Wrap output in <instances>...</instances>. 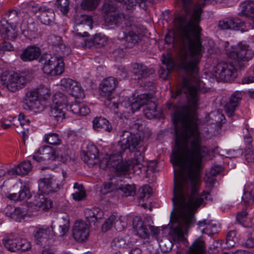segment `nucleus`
<instances>
[{
	"label": "nucleus",
	"mask_w": 254,
	"mask_h": 254,
	"mask_svg": "<svg viewBox=\"0 0 254 254\" xmlns=\"http://www.w3.org/2000/svg\"><path fill=\"white\" fill-rule=\"evenodd\" d=\"M181 1L186 15L182 14L174 20L176 30L173 39L167 34L165 41L168 43L179 42L182 46L180 67L191 74L192 77L184 78L181 87L172 94L173 98H176L184 93L188 100L187 106L178 109L172 116L175 138H202L198 127L200 122L196 114L200 102L198 90L201 87L196 73L204 51L200 41L201 28L199 26L202 9L196 6L191 13V0Z\"/></svg>",
	"instance_id": "1"
},
{
	"label": "nucleus",
	"mask_w": 254,
	"mask_h": 254,
	"mask_svg": "<svg viewBox=\"0 0 254 254\" xmlns=\"http://www.w3.org/2000/svg\"><path fill=\"white\" fill-rule=\"evenodd\" d=\"M104 19L108 26L121 27L117 38L127 44L128 46H132L141 40V35L133 30V20L131 16L120 12L107 15Z\"/></svg>",
	"instance_id": "2"
},
{
	"label": "nucleus",
	"mask_w": 254,
	"mask_h": 254,
	"mask_svg": "<svg viewBox=\"0 0 254 254\" xmlns=\"http://www.w3.org/2000/svg\"><path fill=\"white\" fill-rule=\"evenodd\" d=\"M32 78V74L27 72L11 73L7 71L3 72L0 76L2 84L12 92L24 88Z\"/></svg>",
	"instance_id": "3"
},
{
	"label": "nucleus",
	"mask_w": 254,
	"mask_h": 254,
	"mask_svg": "<svg viewBox=\"0 0 254 254\" xmlns=\"http://www.w3.org/2000/svg\"><path fill=\"white\" fill-rule=\"evenodd\" d=\"M144 154L139 151H135L134 157L131 160L123 161L114 167L115 173L119 176H124L128 174L132 166L134 173L139 174L144 167Z\"/></svg>",
	"instance_id": "4"
},
{
	"label": "nucleus",
	"mask_w": 254,
	"mask_h": 254,
	"mask_svg": "<svg viewBox=\"0 0 254 254\" xmlns=\"http://www.w3.org/2000/svg\"><path fill=\"white\" fill-rule=\"evenodd\" d=\"M43 64V71L48 75L57 76L62 74L64 71V63L62 56H57L45 54L40 58Z\"/></svg>",
	"instance_id": "5"
},
{
	"label": "nucleus",
	"mask_w": 254,
	"mask_h": 254,
	"mask_svg": "<svg viewBox=\"0 0 254 254\" xmlns=\"http://www.w3.org/2000/svg\"><path fill=\"white\" fill-rule=\"evenodd\" d=\"M212 74L217 79L229 81L236 77V68L230 63L220 62L215 65Z\"/></svg>",
	"instance_id": "6"
},
{
	"label": "nucleus",
	"mask_w": 254,
	"mask_h": 254,
	"mask_svg": "<svg viewBox=\"0 0 254 254\" xmlns=\"http://www.w3.org/2000/svg\"><path fill=\"white\" fill-rule=\"evenodd\" d=\"M229 58L233 61L236 66H242L241 61H249L254 56V53L249 45L239 43L234 50L227 52Z\"/></svg>",
	"instance_id": "7"
},
{
	"label": "nucleus",
	"mask_w": 254,
	"mask_h": 254,
	"mask_svg": "<svg viewBox=\"0 0 254 254\" xmlns=\"http://www.w3.org/2000/svg\"><path fill=\"white\" fill-rule=\"evenodd\" d=\"M64 181L63 176L42 178L39 181V189L44 193L56 191L63 186Z\"/></svg>",
	"instance_id": "8"
},
{
	"label": "nucleus",
	"mask_w": 254,
	"mask_h": 254,
	"mask_svg": "<svg viewBox=\"0 0 254 254\" xmlns=\"http://www.w3.org/2000/svg\"><path fill=\"white\" fill-rule=\"evenodd\" d=\"M121 136L120 148L124 151L127 149L130 151H134L139 147L141 142L140 135L131 133L126 130L122 131Z\"/></svg>",
	"instance_id": "9"
},
{
	"label": "nucleus",
	"mask_w": 254,
	"mask_h": 254,
	"mask_svg": "<svg viewBox=\"0 0 254 254\" xmlns=\"http://www.w3.org/2000/svg\"><path fill=\"white\" fill-rule=\"evenodd\" d=\"M74 31L77 36L86 37L88 33L85 31L92 27L93 20L91 16L81 14L77 15L74 17Z\"/></svg>",
	"instance_id": "10"
},
{
	"label": "nucleus",
	"mask_w": 254,
	"mask_h": 254,
	"mask_svg": "<svg viewBox=\"0 0 254 254\" xmlns=\"http://www.w3.org/2000/svg\"><path fill=\"white\" fill-rule=\"evenodd\" d=\"M60 85L63 90L76 98H81L83 95L80 84L75 80L63 78L61 80Z\"/></svg>",
	"instance_id": "11"
},
{
	"label": "nucleus",
	"mask_w": 254,
	"mask_h": 254,
	"mask_svg": "<svg viewBox=\"0 0 254 254\" xmlns=\"http://www.w3.org/2000/svg\"><path fill=\"white\" fill-rule=\"evenodd\" d=\"M38 98V93L36 90L28 91L24 98V108L29 110H42L43 107L39 101Z\"/></svg>",
	"instance_id": "12"
},
{
	"label": "nucleus",
	"mask_w": 254,
	"mask_h": 254,
	"mask_svg": "<svg viewBox=\"0 0 254 254\" xmlns=\"http://www.w3.org/2000/svg\"><path fill=\"white\" fill-rule=\"evenodd\" d=\"M59 152L49 146L40 148L33 156V159L38 162L55 160L59 156Z\"/></svg>",
	"instance_id": "13"
},
{
	"label": "nucleus",
	"mask_w": 254,
	"mask_h": 254,
	"mask_svg": "<svg viewBox=\"0 0 254 254\" xmlns=\"http://www.w3.org/2000/svg\"><path fill=\"white\" fill-rule=\"evenodd\" d=\"M118 84L116 78L109 77L103 80L100 85V95L103 97L111 96Z\"/></svg>",
	"instance_id": "14"
},
{
	"label": "nucleus",
	"mask_w": 254,
	"mask_h": 254,
	"mask_svg": "<svg viewBox=\"0 0 254 254\" xmlns=\"http://www.w3.org/2000/svg\"><path fill=\"white\" fill-rule=\"evenodd\" d=\"M74 238H88L89 236V225L82 220L76 221L72 228Z\"/></svg>",
	"instance_id": "15"
},
{
	"label": "nucleus",
	"mask_w": 254,
	"mask_h": 254,
	"mask_svg": "<svg viewBox=\"0 0 254 254\" xmlns=\"http://www.w3.org/2000/svg\"><path fill=\"white\" fill-rule=\"evenodd\" d=\"M84 43L80 42V45L84 48H90L93 46L99 48L105 46L107 44L108 39L106 37L101 34H95L92 40H83L79 38Z\"/></svg>",
	"instance_id": "16"
},
{
	"label": "nucleus",
	"mask_w": 254,
	"mask_h": 254,
	"mask_svg": "<svg viewBox=\"0 0 254 254\" xmlns=\"http://www.w3.org/2000/svg\"><path fill=\"white\" fill-rule=\"evenodd\" d=\"M41 54L40 49L35 46L27 47L21 54L20 59L24 62L37 60Z\"/></svg>",
	"instance_id": "17"
},
{
	"label": "nucleus",
	"mask_w": 254,
	"mask_h": 254,
	"mask_svg": "<svg viewBox=\"0 0 254 254\" xmlns=\"http://www.w3.org/2000/svg\"><path fill=\"white\" fill-rule=\"evenodd\" d=\"M242 97V94L240 91H236L231 95L229 101L225 106V112L229 117L233 115Z\"/></svg>",
	"instance_id": "18"
},
{
	"label": "nucleus",
	"mask_w": 254,
	"mask_h": 254,
	"mask_svg": "<svg viewBox=\"0 0 254 254\" xmlns=\"http://www.w3.org/2000/svg\"><path fill=\"white\" fill-rule=\"evenodd\" d=\"M132 226L137 236L142 238H146L149 236V232L140 217L136 216L133 218Z\"/></svg>",
	"instance_id": "19"
},
{
	"label": "nucleus",
	"mask_w": 254,
	"mask_h": 254,
	"mask_svg": "<svg viewBox=\"0 0 254 254\" xmlns=\"http://www.w3.org/2000/svg\"><path fill=\"white\" fill-rule=\"evenodd\" d=\"M82 159L89 167H93L97 164L99 160L96 147L95 146L89 147L87 151L83 152Z\"/></svg>",
	"instance_id": "20"
},
{
	"label": "nucleus",
	"mask_w": 254,
	"mask_h": 254,
	"mask_svg": "<svg viewBox=\"0 0 254 254\" xmlns=\"http://www.w3.org/2000/svg\"><path fill=\"white\" fill-rule=\"evenodd\" d=\"M153 97L151 94H143L137 96L135 98H132L130 100V108L133 113L138 111L140 107L148 102L149 99H153Z\"/></svg>",
	"instance_id": "21"
},
{
	"label": "nucleus",
	"mask_w": 254,
	"mask_h": 254,
	"mask_svg": "<svg viewBox=\"0 0 254 254\" xmlns=\"http://www.w3.org/2000/svg\"><path fill=\"white\" fill-rule=\"evenodd\" d=\"M244 25L243 21L238 18H226L219 22L218 26L221 29H235Z\"/></svg>",
	"instance_id": "22"
},
{
	"label": "nucleus",
	"mask_w": 254,
	"mask_h": 254,
	"mask_svg": "<svg viewBox=\"0 0 254 254\" xmlns=\"http://www.w3.org/2000/svg\"><path fill=\"white\" fill-rule=\"evenodd\" d=\"M124 152L121 149V150L115 152L110 155L106 154L103 158L102 163L105 164L106 166L115 167L123 160L122 154Z\"/></svg>",
	"instance_id": "23"
},
{
	"label": "nucleus",
	"mask_w": 254,
	"mask_h": 254,
	"mask_svg": "<svg viewBox=\"0 0 254 254\" xmlns=\"http://www.w3.org/2000/svg\"><path fill=\"white\" fill-rule=\"evenodd\" d=\"M84 214L86 220L89 223H93L94 224L101 219L104 215L103 211L98 207L86 209Z\"/></svg>",
	"instance_id": "24"
},
{
	"label": "nucleus",
	"mask_w": 254,
	"mask_h": 254,
	"mask_svg": "<svg viewBox=\"0 0 254 254\" xmlns=\"http://www.w3.org/2000/svg\"><path fill=\"white\" fill-rule=\"evenodd\" d=\"M53 227L51 229L46 226L36 227L33 232V235L36 238H49L53 237Z\"/></svg>",
	"instance_id": "25"
},
{
	"label": "nucleus",
	"mask_w": 254,
	"mask_h": 254,
	"mask_svg": "<svg viewBox=\"0 0 254 254\" xmlns=\"http://www.w3.org/2000/svg\"><path fill=\"white\" fill-rule=\"evenodd\" d=\"M32 166L30 161H25L17 167L7 171L9 175H24L27 174L31 170Z\"/></svg>",
	"instance_id": "26"
},
{
	"label": "nucleus",
	"mask_w": 254,
	"mask_h": 254,
	"mask_svg": "<svg viewBox=\"0 0 254 254\" xmlns=\"http://www.w3.org/2000/svg\"><path fill=\"white\" fill-rule=\"evenodd\" d=\"M92 123L93 127L96 130L104 129L106 131L110 132L112 129L109 122L104 118L96 117L94 119Z\"/></svg>",
	"instance_id": "27"
},
{
	"label": "nucleus",
	"mask_w": 254,
	"mask_h": 254,
	"mask_svg": "<svg viewBox=\"0 0 254 254\" xmlns=\"http://www.w3.org/2000/svg\"><path fill=\"white\" fill-rule=\"evenodd\" d=\"M39 10L41 11L38 16L41 22L45 25H49L54 19V13L51 9H47L45 7H40Z\"/></svg>",
	"instance_id": "28"
},
{
	"label": "nucleus",
	"mask_w": 254,
	"mask_h": 254,
	"mask_svg": "<svg viewBox=\"0 0 254 254\" xmlns=\"http://www.w3.org/2000/svg\"><path fill=\"white\" fill-rule=\"evenodd\" d=\"M149 99L144 105L145 107L143 110L144 116L149 119H153L157 116L159 112L157 110V105L154 101Z\"/></svg>",
	"instance_id": "29"
},
{
	"label": "nucleus",
	"mask_w": 254,
	"mask_h": 254,
	"mask_svg": "<svg viewBox=\"0 0 254 254\" xmlns=\"http://www.w3.org/2000/svg\"><path fill=\"white\" fill-rule=\"evenodd\" d=\"M66 108L51 106L50 107V115L58 122H62L65 118Z\"/></svg>",
	"instance_id": "30"
},
{
	"label": "nucleus",
	"mask_w": 254,
	"mask_h": 254,
	"mask_svg": "<svg viewBox=\"0 0 254 254\" xmlns=\"http://www.w3.org/2000/svg\"><path fill=\"white\" fill-rule=\"evenodd\" d=\"M200 227H204L206 226L205 228L202 229L203 234L207 235L208 237H214L216 234L218 233V229L215 225L210 224L206 220L200 222L199 223Z\"/></svg>",
	"instance_id": "31"
},
{
	"label": "nucleus",
	"mask_w": 254,
	"mask_h": 254,
	"mask_svg": "<svg viewBox=\"0 0 254 254\" xmlns=\"http://www.w3.org/2000/svg\"><path fill=\"white\" fill-rule=\"evenodd\" d=\"M51 105L66 108L68 105L67 98L64 94L60 92L57 93L53 97V102Z\"/></svg>",
	"instance_id": "32"
},
{
	"label": "nucleus",
	"mask_w": 254,
	"mask_h": 254,
	"mask_svg": "<svg viewBox=\"0 0 254 254\" xmlns=\"http://www.w3.org/2000/svg\"><path fill=\"white\" fill-rule=\"evenodd\" d=\"M62 219L64 221L63 225L60 222V225L58 229L55 231H53V237H62L65 235L68 231L69 229V219L67 216L63 217Z\"/></svg>",
	"instance_id": "33"
},
{
	"label": "nucleus",
	"mask_w": 254,
	"mask_h": 254,
	"mask_svg": "<svg viewBox=\"0 0 254 254\" xmlns=\"http://www.w3.org/2000/svg\"><path fill=\"white\" fill-rule=\"evenodd\" d=\"M204 242L201 239H196L189 249L188 254H204Z\"/></svg>",
	"instance_id": "34"
},
{
	"label": "nucleus",
	"mask_w": 254,
	"mask_h": 254,
	"mask_svg": "<svg viewBox=\"0 0 254 254\" xmlns=\"http://www.w3.org/2000/svg\"><path fill=\"white\" fill-rule=\"evenodd\" d=\"M34 204L42 210H47L52 207L53 203L50 199L42 195H39L36 199Z\"/></svg>",
	"instance_id": "35"
},
{
	"label": "nucleus",
	"mask_w": 254,
	"mask_h": 254,
	"mask_svg": "<svg viewBox=\"0 0 254 254\" xmlns=\"http://www.w3.org/2000/svg\"><path fill=\"white\" fill-rule=\"evenodd\" d=\"M162 63L166 65L167 69L161 68L159 71L160 76L164 80H166L168 77L170 70L174 67L175 64L171 59L166 58L162 60Z\"/></svg>",
	"instance_id": "36"
},
{
	"label": "nucleus",
	"mask_w": 254,
	"mask_h": 254,
	"mask_svg": "<svg viewBox=\"0 0 254 254\" xmlns=\"http://www.w3.org/2000/svg\"><path fill=\"white\" fill-rule=\"evenodd\" d=\"M136 241H130L129 239L127 242L126 239H114L111 243L112 247L113 248H130Z\"/></svg>",
	"instance_id": "37"
},
{
	"label": "nucleus",
	"mask_w": 254,
	"mask_h": 254,
	"mask_svg": "<svg viewBox=\"0 0 254 254\" xmlns=\"http://www.w3.org/2000/svg\"><path fill=\"white\" fill-rule=\"evenodd\" d=\"M241 7L243 13L250 17L254 22V1H246L241 4Z\"/></svg>",
	"instance_id": "38"
},
{
	"label": "nucleus",
	"mask_w": 254,
	"mask_h": 254,
	"mask_svg": "<svg viewBox=\"0 0 254 254\" xmlns=\"http://www.w3.org/2000/svg\"><path fill=\"white\" fill-rule=\"evenodd\" d=\"M73 189L74 192L72 193V196L74 200L80 201L85 198V191L82 185L76 183L74 185Z\"/></svg>",
	"instance_id": "39"
},
{
	"label": "nucleus",
	"mask_w": 254,
	"mask_h": 254,
	"mask_svg": "<svg viewBox=\"0 0 254 254\" xmlns=\"http://www.w3.org/2000/svg\"><path fill=\"white\" fill-rule=\"evenodd\" d=\"M71 111L76 114L86 116L90 112L89 108L84 104L75 103L71 106Z\"/></svg>",
	"instance_id": "40"
},
{
	"label": "nucleus",
	"mask_w": 254,
	"mask_h": 254,
	"mask_svg": "<svg viewBox=\"0 0 254 254\" xmlns=\"http://www.w3.org/2000/svg\"><path fill=\"white\" fill-rule=\"evenodd\" d=\"M16 27V25H14V27L11 25L8 26L2 33L3 37L11 41L14 40L18 35Z\"/></svg>",
	"instance_id": "41"
},
{
	"label": "nucleus",
	"mask_w": 254,
	"mask_h": 254,
	"mask_svg": "<svg viewBox=\"0 0 254 254\" xmlns=\"http://www.w3.org/2000/svg\"><path fill=\"white\" fill-rule=\"evenodd\" d=\"M3 244L8 250L11 252L18 251L20 248L19 239H3Z\"/></svg>",
	"instance_id": "42"
},
{
	"label": "nucleus",
	"mask_w": 254,
	"mask_h": 254,
	"mask_svg": "<svg viewBox=\"0 0 254 254\" xmlns=\"http://www.w3.org/2000/svg\"><path fill=\"white\" fill-rule=\"evenodd\" d=\"M119 194L125 196H132L135 193V188L133 185H127L125 187H119Z\"/></svg>",
	"instance_id": "43"
},
{
	"label": "nucleus",
	"mask_w": 254,
	"mask_h": 254,
	"mask_svg": "<svg viewBox=\"0 0 254 254\" xmlns=\"http://www.w3.org/2000/svg\"><path fill=\"white\" fill-rule=\"evenodd\" d=\"M120 3H121L125 6V8L130 10L133 8L136 3L140 5L147 1H151L152 0H115Z\"/></svg>",
	"instance_id": "44"
},
{
	"label": "nucleus",
	"mask_w": 254,
	"mask_h": 254,
	"mask_svg": "<svg viewBox=\"0 0 254 254\" xmlns=\"http://www.w3.org/2000/svg\"><path fill=\"white\" fill-rule=\"evenodd\" d=\"M133 73L138 76V78H140L146 75L148 73V69L142 64L137 63L134 65Z\"/></svg>",
	"instance_id": "45"
},
{
	"label": "nucleus",
	"mask_w": 254,
	"mask_h": 254,
	"mask_svg": "<svg viewBox=\"0 0 254 254\" xmlns=\"http://www.w3.org/2000/svg\"><path fill=\"white\" fill-rule=\"evenodd\" d=\"M99 2V0H84L80 4L83 10H92L95 9Z\"/></svg>",
	"instance_id": "46"
},
{
	"label": "nucleus",
	"mask_w": 254,
	"mask_h": 254,
	"mask_svg": "<svg viewBox=\"0 0 254 254\" xmlns=\"http://www.w3.org/2000/svg\"><path fill=\"white\" fill-rule=\"evenodd\" d=\"M158 243L161 250L164 253L170 252L173 245L172 239H160Z\"/></svg>",
	"instance_id": "47"
},
{
	"label": "nucleus",
	"mask_w": 254,
	"mask_h": 254,
	"mask_svg": "<svg viewBox=\"0 0 254 254\" xmlns=\"http://www.w3.org/2000/svg\"><path fill=\"white\" fill-rule=\"evenodd\" d=\"M45 141L49 144L57 145L61 144V140L56 133H50L44 136Z\"/></svg>",
	"instance_id": "48"
},
{
	"label": "nucleus",
	"mask_w": 254,
	"mask_h": 254,
	"mask_svg": "<svg viewBox=\"0 0 254 254\" xmlns=\"http://www.w3.org/2000/svg\"><path fill=\"white\" fill-rule=\"evenodd\" d=\"M139 199L144 200L149 198L152 193V189L148 185H145L139 190Z\"/></svg>",
	"instance_id": "49"
},
{
	"label": "nucleus",
	"mask_w": 254,
	"mask_h": 254,
	"mask_svg": "<svg viewBox=\"0 0 254 254\" xmlns=\"http://www.w3.org/2000/svg\"><path fill=\"white\" fill-rule=\"evenodd\" d=\"M116 219L117 217L116 215H111L110 216L102 225V231L104 232H106L111 229L113 226H115Z\"/></svg>",
	"instance_id": "50"
},
{
	"label": "nucleus",
	"mask_w": 254,
	"mask_h": 254,
	"mask_svg": "<svg viewBox=\"0 0 254 254\" xmlns=\"http://www.w3.org/2000/svg\"><path fill=\"white\" fill-rule=\"evenodd\" d=\"M55 4L63 13L65 14L68 12L69 4V0H57Z\"/></svg>",
	"instance_id": "51"
},
{
	"label": "nucleus",
	"mask_w": 254,
	"mask_h": 254,
	"mask_svg": "<svg viewBox=\"0 0 254 254\" xmlns=\"http://www.w3.org/2000/svg\"><path fill=\"white\" fill-rule=\"evenodd\" d=\"M105 98L104 101L105 105L109 108L111 110L114 111L115 113H117L118 111H116L118 108V104L116 102V100L112 98L111 96H107Z\"/></svg>",
	"instance_id": "52"
},
{
	"label": "nucleus",
	"mask_w": 254,
	"mask_h": 254,
	"mask_svg": "<svg viewBox=\"0 0 254 254\" xmlns=\"http://www.w3.org/2000/svg\"><path fill=\"white\" fill-rule=\"evenodd\" d=\"M21 28V30L37 31L36 24L31 19H29V21H23Z\"/></svg>",
	"instance_id": "53"
},
{
	"label": "nucleus",
	"mask_w": 254,
	"mask_h": 254,
	"mask_svg": "<svg viewBox=\"0 0 254 254\" xmlns=\"http://www.w3.org/2000/svg\"><path fill=\"white\" fill-rule=\"evenodd\" d=\"M36 91L38 93V96L44 100H47L50 97V90L44 85H40Z\"/></svg>",
	"instance_id": "54"
},
{
	"label": "nucleus",
	"mask_w": 254,
	"mask_h": 254,
	"mask_svg": "<svg viewBox=\"0 0 254 254\" xmlns=\"http://www.w3.org/2000/svg\"><path fill=\"white\" fill-rule=\"evenodd\" d=\"M26 214V211L21 208L17 207L16 208L14 211L11 214L10 217L15 220L20 221L21 219L24 217Z\"/></svg>",
	"instance_id": "55"
},
{
	"label": "nucleus",
	"mask_w": 254,
	"mask_h": 254,
	"mask_svg": "<svg viewBox=\"0 0 254 254\" xmlns=\"http://www.w3.org/2000/svg\"><path fill=\"white\" fill-rule=\"evenodd\" d=\"M119 186L114 181L113 179H112L110 182L104 183L103 184V188L106 193L114 191L118 192Z\"/></svg>",
	"instance_id": "56"
},
{
	"label": "nucleus",
	"mask_w": 254,
	"mask_h": 254,
	"mask_svg": "<svg viewBox=\"0 0 254 254\" xmlns=\"http://www.w3.org/2000/svg\"><path fill=\"white\" fill-rule=\"evenodd\" d=\"M48 42L49 44L52 45L55 48H57L63 42L61 37L51 35L48 36L47 39Z\"/></svg>",
	"instance_id": "57"
},
{
	"label": "nucleus",
	"mask_w": 254,
	"mask_h": 254,
	"mask_svg": "<svg viewBox=\"0 0 254 254\" xmlns=\"http://www.w3.org/2000/svg\"><path fill=\"white\" fill-rule=\"evenodd\" d=\"M127 225L126 218L124 217L121 216L118 219H116L115 223V228L116 229L120 232L124 230Z\"/></svg>",
	"instance_id": "58"
},
{
	"label": "nucleus",
	"mask_w": 254,
	"mask_h": 254,
	"mask_svg": "<svg viewBox=\"0 0 254 254\" xmlns=\"http://www.w3.org/2000/svg\"><path fill=\"white\" fill-rule=\"evenodd\" d=\"M8 20L11 24H17L19 21L18 12L16 10H12L9 11L8 14Z\"/></svg>",
	"instance_id": "59"
},
{
	"label": "nucleus",
	"mask_w": 254,
	"mask_h": 254,
	"mask_svg": "<svg viewBox=\"0 0 254 254\" xmlns=\"http://www.w3.org/2000/svg\"><path fill=\"white\" fill-rule=\"evenodd\" d=\"M57 48H58L59 50L57 49L56 50L60 55L67 56L71 52L70 48L69 47L65 45L63 42L62 43V44H61V45H60Z\"/></svg>",
	"instance_id": "60"
},
{
	"label": "nucleus",
	"mask_w": 254,
	"mask_h": 254,
	"mask_svg": "<svg viewBox=\"0 0 254 254\" xmlns=\"http://www.w3.org/2000/svg\"><path fill=\"white\" fill-rule=\"evenodd\" d=\"M117 9L116 6L111 3L110 2H107L104 4L102 6V11L105 14H109L110 12L115 11Z\"/></svg>",
	"instance_id": "61"
},
{
	"label": "nucleus",
	"mask_w": 254,
	"mask_h": 254,
	"mask_svg": "<svg viewBox=\"0 0 254 254\" xmlns=\"http://www.w3.org/2000/svg\"><path fill=\"white\" fill-rule=\"evenodd\" d=\"M18 121L20 125L23 129H27L30 124V121L28 119H26L23 114L20 113L18 116Z\"/></svg>",
	"instance_id": "62"
},
{
	"label": "nucleus",
	"mask_w": 254,
	"mask_h": 254,
	"mask_svg": "<svg viewBox=\"0 0 254 254\" xmlns=\"http://www.w3.org/2000/svg\"><path fill=\"white\" fill-rule=\"evenodd\" d=\"M244 201L246 203H251L254 202V191H245L242 197Z\"/></svg>",
	"instance_id": "63"
},
{
	"label": "nucleus",
	"mask_w": 254,
	"mask_h": 254,
	"mask_svg": "<svg viewBox=\"0 0 254 254\" xmlns=\"http://www.w3.org/2000/svg\"><path fill=\"white\" fill-rule=\"evenodd\" d=\"M20 248H18V251L20 250L22 251H28L31 249V246L30 243L26 241V239H23L19 241Z\"/></svg>",
	"instance_id": "64"
}]
</instances>
